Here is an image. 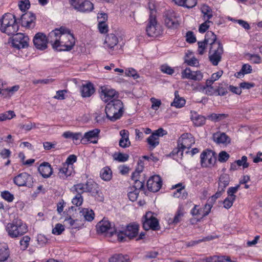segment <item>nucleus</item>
<instances>
[{
	"instance_id": "obj_1",
	"label": "nucleus",
	"mask_w": 262,
	"mask_h": 262,
	"mask_svg": "<svg viewBox=\"0 0 262 262\" xmlns=\"http://www.w3.org/2000/svg\"><path fill=\"white\" fill-rule=\"evenodd\" d=\"M19 26L15 15L5 13L0 19V29L8 35H13L18 31Z\"/></svg>"
},
{
	"instance_id": "obj_2",
	"label": "nucleus",
	"mask_w": 262,
	"mask_h": 262,
	"mask_svg": "<svg viewBox=\"0 0 262 262\" xmlns=\"http://www.w3.org/2000/svg\"><path fill=\"white\" fill-rule=\"evenodd\" d=\"M5 229L8 235L13 238L20 237L28 231L26 224L19 219H15L8 223Z\"/></svg>"
},
{
	"instance_id": "obj_3",
	"label": "nucleus",
	"mask_w": 262,
	"mask_h": 262,
	"mask_svg": "<svg viewBox=\"0 0 262 262\" xmlns=\"http://www.w3.org/2000/svg\"><path fill=\"white\" fill-rule=\"evenodd\" d=\"M105 111L106 117L114 122L122 116L124 112L123 104L119 99L111 101L106 105Z\"/></svg>"
},
{
	"instance_id": "obj_4",
	"label": "nucleus",
	"mask_w": 262,
	"mask_h": 262,
	"mask_svg": "<svg viewBox=\"0 0 262 262\" xmlns=\"http://www.w3.org/2000/svg\"><path fill=\"white\" fill-rule=\"evenodd\" d=\"M58 39L59 41L56 49L58 51H70L75 43L73 35L66 28L64 31L61 32Z\"/></svg>"
},
{
	"instance_id": "obj_5",
	"label": "nucleus",
	"mask_w": 262,
	"mask_h": 262,
	"mask_svg": "<svg viewBox=\"0 0 262 262\" xmlns=\"http://www.w3.org/2000/svg\"><path fill=\"white\" fill-rule=\"evenodd\" d=\"M149 18L146 31L148 36L156 37L161 33L160 27L157 25L156 20V11L154 9L150 8Z\"/></svg>"
},
{
	"instance_id": "obj_6",
	"label": "nucleus",
	"mask_w": 262,
	"mask_h": 262,
	"mask_svg": "<svg viewBox=\"0 0 262 262\" xmlns=\"http://www.w3.org/2000/svg\"><path fill=\"white\" fill-rule=\"evenodd\" d=\"M224 49L222 44H214L213 47H210L208 52V59L214 66H216L222 60Z\"/></svg>"
},
{
	"instance_id": "obj_7",
	"label": "nucleus",
	"mask_w": 262,
	"mask_h": 262,
	"mask_svg": "<svg viewBox=\"0 0 262 262\" xmlns=\"http://www.w3.org/2000/svg\"><path fill=\"white\" fill-rule=\"evenodd\" d=\"M139 225L136 224H130L127 226L124 231L117 233L118 239L119 242H123L126 241V238L131 239L137 236L139 231Z\"/></svg>"
},
{
	"instance_id": "obj_8",
	"label": "nucleus",
	"mask_w": 262,
	"mask_h": 262,
	"mask_svg": "<svg viewBox=\"0 0 262 262\" xmlns=\"http://www.w3.org/2000/svg\"><path fill=\"white\" fill-rule=\"evenodd\" d=\"M163 19L165 25L169 28L176 29L179 26V14L173 10L165 11L163 13Z\"/></svg>"
},
{
	"instance_id": "obj_9",
	"label": "nucleus",
	"mask_w": 262,
	"mask_h": 262,
	"mask_svg": "<svg viewBox=\"0 0 262 262\" xmlns=\"http://www.w3.org/2000/svg\"><path fill=\"white\" fill-rule=\"evenodd\" d=\"M201 164L203 167H211L216 162V156L215 152L211 150L206 149L200 155Z\"/></svg>"
},
{
	"instance_id": "obj_10",
	"label": "nucleus",
	"mask_w": 262,
	"mask_h": 262,
	"mask_svg": "<svg viewBox=\"0 0 262 262\" xmlns=\"http://www.w3.org/2000/svg\"><path fill=\"white\" fill-rule=\"evenodd\" d=\"M142 224L143 227L145 230L152 229L156 231L160 229L159 221L154 216L151 212H148L143 216Z\"/></svg>"
},
{
	"instance_id": "obj_11",
	"label": "nucleus",
	"mask_w": 262,
	"mask_h": 262,
	"mask_svg": "<svg viewBox=\"0 0 262 262\" xmlns=\"http://www.w3.org/2000/svg\"><path fill=\"white\" fill-rule=\"evenodd\" d=\"M85 185V192H89L99 202H103L104 197L98 185L92 180H89Z\"/></svg>"
},
{
	"instance_id": "obj_12",
	"label": "nucleus",
	"mask_w": 262,
	"mask_h": 262,
	"mask_svg": "<svg viewBox=\"0 0 262 262\" xmlns=\"http://www.w3.org/2000/svg\"><path fill=\"white\" fill-rule=\"evenodd\" d=\"M99 93L101 99L105 103L118 99V93L115 89L110 86H101L99 90Z\"/></svg>"
},
{
	"instance_id": "obj_13",
	"label": "nucleus",
	"mask_w": 262,
	"mask_h": 262,
	"mask_svg": "<svg viewBox=\"0 0 262 262\" xmlns=\"http://www.w3.org/2000/svg\"><path fill=\"white\" fill-rule=\"evenodd\" d=\"M74 8L81 12H89L94 9L93 4L86 0H70Z\"/></svg>"
},
{
	"instance_id": "obj_14",
	"label": "nucleus",
	"mask_w": 262,
	"mask_h": 262,
	"mask_svg": "<svg viewBox=\"0 0 262 262\" xmlns=\"http://www.w3.org/2000/svg\"><path fill=\"white\" fill-rule=\"evenodd\" d=\"M15 184L18 186H27L31 187L33 185V178L27 172L19 173L13 179Z\"/></svg>"
},
{
	"instance_id": "obj_15",
	"label": "nucleus",
	"mask_w": 262,
	"mask_h": 262,
	"mask_svg": "<svg viewBox=\"0 0 262 262\" xmlns=\"http://www.w3.org/2000/svg\"><path fill=\"white\" fill-rule=\"evenodd\" d=\"M96 229L98 233H110L111 236L113 235L114 233L117 234V231L114 226L113 227L112 224L105 219H103L97 224Z\"/></svg>"
},
{
	"instance_id": "obj_16",
	"label": "nucleus",
	"mask_w": 262,
	"mask_h": 262,
	"mask_svg": "<svg viewBox=\"0 0 262 262\" xmlns=\"http://www.w3.org/2000/svg\"><path fill=\"white\" fill-rule=\"evenodd\" d=\"M36 16L31 12H28L21 15L19 19L22 27L27 29H33L35 26Z\"/></svg>"
},
{
	"instance_id": "obj_17",
	"label": "nucleus",
	"mask_w": 262,
	"mask_h": 262,
	"mask_svg": "<svg viewBox=\"0 0 262 262\" xmlns=\"http://www.w3.org/2000/svg\"><path fill=\"white\" fill-rule=\"evenodd\" d=\"M13 38L12 44L14 48L20 49L28 46L29 38L23 33H16Z\"/></svg>"
},
{
	"instance_id": "obj_18",
	"label": "nucleus",
	"mask_w": 262,
	"mask_h": 262,
	"mask_svg": "<svg viewBox=\"0 0 262 262\" xmlns=\"http://www.w3.org/2000/svg\"><path fill=\"white\" fill-rule=\"evenodd\" d=\"M66 28L61 27L59 29H55L51 31L48 35L47 37V42L51 44L53 48L56 50L58 43L59 41V37L61 32L64 31Z\"/></svg>"
},
{
	"instance_id": "obj_19",
	"label": "nucleus",
	"mask_w": 262,
	"mask_h": 262,
	"mask_svg": "<svg viewBox=\"0 0 262 262\" xmlns=\"http://www.w3.org/2000/svg\"><path fill=\"white\" fill-rule=\"evenodd\" d=\"M33 41L37 49L43 50L47 48V37L43 33H36L34 36Z\"/></svg>"
},
{
	"instance_id": "obj_20",
	"label": "nucleus",
	"mask_w": 262,
	"mask_h": 262,
	"mask_svg": "<svg viewBox=\"0 0 262 262\" xmlns=\"http://www.w3.org/2000/svg\"><path fill=\"white\" fill-rule=\"evenodd\" d=\"M162 180L160 176H154L150 178L147 182V187L150 191L157 192L162 186Z\"/></svg>"
},
{
	"instance_id": "obj_21",
	"label": "nucleus",
	"mask_w": 262,
	"mask_h": 262,
	"mask_svg": "<svg viewBox=\"0 0 262 262\" xmlns=\"http://www.w3.org/2000/svg\"><path fill=\"white\" fill-rule=\"evenodd\" d=\"M100 132V129L95 128L85 133L81 139V143L85 144L88 141L93 144L97 143V138Z\"/></svg>"
},
{
	"instance_id": "obj_22",
	"label": "nucleus",
	"mask_w": 262,
	"mask_h": 262,
	"mask_svg": "<svg viewBox=\"0 0 262 262\" xmlns=\"http://www.w3.org/2000/svg\"><path fill=\"white\" fill-rule=\"evenodd\" d=\"M118 43V39L117 37L114 34H109L106 35L104 40V47L109 50V52L113 54L112 52L114 50L115 47L117 46Z\"/></svg>"
},
{
	"instance_id": "obj_23",
	"label": "nucleus",
	"mask_w": 262,
	"mask_h": 262,
	"mask_svg": "<svg viewBox=\"0 0 262 262\" xmlns=\"http://www.w3.org/2000/svg\"><path fill=\"white\" fill-rule=\"evenodd\" d=\"M194 143V138L191 134L185 133L181 135V150L189 149Z\"/></svg>"
},
{
	"instance_id": "obj_24",
	"label": "nucleus",
	"mask_w": 262,
	"mask_h": 262,
	"mask_svg": "<svg viewBox=\"0 0 262 262\" xmlns=\"http://www.w3.org/2000/svg\"><path fill=\"white\" fill-rule=\"evenodd\" d=\"M183 78L200 81L203 78V74L200 71L193 72L189 68H186L182 73Z\"/></svg>"
},
{
	"instance_id": "obj_25",
	"label": "nucleus",
	"mask_w": 262,
	"mask_h": 262,
	"mask_svg": "<svg viewBox=\"0 0 262 262\" xmlns=\"http://www.w3.org/2000/svg\"><path fill=\"white\" fill-rule=\"evenodd\" d=\"M38 170L42 177H50L53 173V169L48 162H43L38 168Z\"/></svg>"
},
{
	"instance_id": "obj_26",
	"label": "nucleus",
	"mask_w": 262,
	"mask_h": 262,
	"mask_svg": "<svg viewBox=\"0 0 262 262\" xmlns=\"http://www.w3.org/2000/svg\"><path fill=\"white\" fill-rule=\"evenodd\" d=\"M212 138L217 144H227L230 143V138L224 133L216 132L213 134Z\"/></svg>"
},
{
	"instance_id": "obj_27",
	"label": "nucleus",
	"mask_w": 262,
	"mask_h": 262,
	"mask_svg": "<svg viewBox=\"0 0 262 262\" xmlns=\"http://www.w3.org/2000/svg\"><path fill=\"white\" fill-rule=\"evenodd\" d=\"M132 179L134 181L133 187L135 188V190L139 192L143 189L144 181L143 178L138 177V172H134L132 175Z\"/></svg>"
},
{
	"instance_id": "obj_28",
	"label": "nucleus",
	"mask_w": 262,
	"mask_h": 262,
	"mask_svg": "<svg viewBox=\"0 0 262 262\" xmlns=\"http://www.w3.org/2000/svg\"><path fill=\"white\" fill-rule=\"evenodd\" d=\"M80 91L83 97H89L95 92V89L93 84L89 82L82 85Z\"/></svg>"
},
{
	"instance_id": "obj_29",
	"label": "nucleus",
	"mask_w": 262,
	"mask_h": 262,
	"mask_svg": "<svg viewBox=\"0 0 262 262\" xmlns=\"http://www.w3.org/2000/svg\"><path fill=\"white\" fill-rule=\"evenodd\" d=\"M191 119L194 125L196 126H201L205 124L206 119L204 116L199 115L196 112H191Z\"/></svg>"
},
{
	"instance_id": "obj_30",
	"label": "nucleus",
	"mask_w": 262,
	"mask_h": 262,
	"mask_svg": "<svg viewBox=\"0 0 262 262\" xmlns=\"http://www.w3.org/2000/svg\"><path fill=\"white\" fill-rule=\"evenodd\" d=\"M204 41L209 44L210 47H213L214 44H222L220 41L216 40V36L212 31H208L206 33Z\"/></svg>"
},
{
	"instance_id": "obj_31",
	"label": "nucleus",
	"mask_w": 262,
	"mask_h": 262,
	"mask_svg": "<svg viewBox=\"0 0 262 262\" xmlns=\"http://www.w3.org/2000/svg\"><path fill=\"white\" fill-rule=\"evenodd\" d=\"M230 181V178L229 174L226 173L222 174L220 176L219 180L218 187L221 191H225V188L229 185Z\"/></svg>"
},
{
	"instance_id": "obj_32",
	"label": "nucleus",
	"mask_w": 262,
	"mask_h": 262,
	"mask_svg": "<svg viewBox=\"0 0 262 262\" xmlns=\"http://www.w3.org/2000/svg\"><path fill=\"white\" fill-rule=\"evenodd\" d=\"M79 215L82 216L85 221L88 222L92 221L95 217V213L92 209L89 210L88 208H82L79 211Z\"/></svg>"
},
{
	"instance_id": "obj_33",
	"label": "nucleus",
	"mask_w": 262,
	"mask_h": 262,
	"mask_svg": "<svg viewBox=\"0 0 262 262\" xmlns=\"http://www.w3.org/2000/svg\"><path fill=\"white\" fill-rule=\"evenodd\" d=\"M184 59V62L190 66H196L199 64V60L189 51L186 53Z\"/></svg>"
},
{
	"instance_id": "obj_34",
	"label": "nucleus",
	"mask_w": 262,
	"mask_h": 262,
	"mask_svg": "<svg viewBox=\"0 0 262 262\" xmlns=\"http://www.w3.org/2000/svg\"><path fill=\"white\" fill-rule=\"evenodd\" d=\"M201 10L202 13L203 14V19L209 20L212 16V9L207 5H203L201 6Z\"/></svg>"
},
{
	"instance_id": "obj_35",
	"label": "nucleus",
	"mask_w": 262,
	"mask_h": 262,
	"mask_svg": "<svg viewBox=\"0 0 262 262\" xmlns=\"http://www.w3.org/2000/svg\"><path fill=\"white\" fill-rule=\"evenodd\" d=\"M101 178L105 181H109L112 177V172L108 167L106 166L103 168L100 172Z\"/></svg>"
},
{
	"instance_id": "obj_36",
	"label": "nucleus",
	"mask_w": 262,
	"mask_h": 262,
	"mask_svg": "<svg viewBox=\"0 0 262 262\" xmlns=\"http://www.w3.org/2000/svg\"><path fill=\"white\" fill-rule=\"evenodd\" d=\"M62 136L66 139H72L73 140H78L81 141V139L83 138L82 134L80 132L78 133H73L70 131L65 132L63 133Z\"/></svg>"
},
{
	"instance_id": "obj_37",
	"label": "nucleus",
	"mask_w": 262,
	"mask_h": 262,
	"mask_svg": "<svg viewBox=\"0 0 262 262\" xmlns=\"http://www.w3.org/2000/svg\"><path fill=\"white\" fill-rule=\"evenodd\" d=\"M71 191L76 195H82L85 192V185L83 183H79L74 185L71 189Z\"/></svg>"
},
{
	"instance_id": "obj_38",
	"label": "nucleus",
	"mask_w": 262,
	"mask_h": 262,
	"mask_svg": "<svg viewBox=\"0 0 262 262\" xmlns=\"http://www.w3.org/2000/svg\"><path fill=\"white\" fill-rule=\"evenodd\" d=\"M228 117V115L226 114L212 113L207 116V118L211 121L216 122L223 120Z\"/></svg>"
},
{
	"instance_id": "obj_39",
	"label": "nucleus",
	"mask_w": 262,
	"mask_h": 262,
	"mask_svg": "<svg viewBox=\"0 0 262 262\" xmlns=\"http://www.w3.org/2000/svg\"><path fill=\"white\" fill-rule=\"evenodd\" d=\"M159 138L155 134H152L147 139V142L149 145L150 150L154 149L159 144Z\"/></svg>"
},
{
	"instance_id": "obj_40",
	"label": "nucleus",
	"mask_w": 262,
	"mask_h": 262,
	"mask_svg": "<svg viewBox=\"0 0 262 262\" xmlns=\"http://www.w3.org/2000/svg\"><path fill=\"white\" fill-rule=\"evenodd\" d=\"M109 262H130V260L127 255L115 254L109 259Z\"/></svg>"
},
{
	"instance_id": "obj_41",
	"label": "nucleus",
	"mask_w": 262,
	"mask_h": 262,
	"mask_svg": "<svg viewBox=\"0 0 262 262\" xmlns=\"http://www.w3.org/2000/svg\"><path fill=\"white\" fill-rule=\"evenodd\" d=\"M9 256V252L7 245L0 244V261L7 259Z\"/></svg>"
},
{
	"instance_id": "obj_42",
	"label": "nucleus",
	"mask_w": 262,
	"mask_h": 262,
	"mask_svg": "<svg viewBox=\"0 0 262 262\" xmlns=\"http://www.w3.org/2000/svg\"><path fill=\"white\" fill-rule=\"evenodd\" d=\"M228 90V84L225 83H220L216 89V96H225L227 94Z\"/></svg>"
},
{
	"instance_id": "obj_43",
	"label": "nucleus",
	"mask_w": 262,
	"mask_h": 262,
	"mask_svg": "<svg viewBox=\"0 0 262 262\" xmlns=\"http://www.w3.org/2000/svg\"><path fill=\"white\" fill-rule=\"evenodd\" d=\"M67 165H64L62 167L59 169L58 175L60 179H65L71 175V171L68 170Z\"/></svg>"
},
{
	"instance_id": "obj_44",
	"label": "nucleus",
	"mask_w": 262,
	"mask_h": 262,
	"mask_svg": "<svg viewBox=\"0 0 262 262\" xmlns=\"http://www.w3.org/2000/svg\"><path fill=\"white\" fill-rule=\"evenodd\" d=\"M212 204H206L203 208H200V217H203L207 215L210 212Z\"/></svg>"
},
{
	"instance_id": "obj_45",
	"label": "nucleus",
	"mask_w": 262,
	"mask_h": 262,
	"mask_svg": "<svg viewBox=\"0 0 262 262\" xmlns=\"http://www.w3.org/2000/svg\"><path fill=\"white\" fill-rule=\"evenodd\" d=\"M180 219V207H179L177 211L172 217H169L168 219V223L169 225H175L178 224Z\"/></svg>"
},
{
	"instance_id": "obj_46",
	"label": "nucleus",
	"mask_w": 262,
	"mask_h": 262,
	"mask_svg": "<svg viewBox=\"0 0 262 262\" xmlns=\"http://www.w3.org/2000/svg\"><path fill=\"white\" fill-rule=\"evenodd\" d=\"M198 45L197 52L199 55H202L206 52L207 46L209 44L203 40L198 41Z\"/></svg>"
},
{
	"instance_id": "obj_47",
	"label": "nucleus",
	"mask_w": 262,
	"mask_h": 262,
	"mask_svg": "<svg viewBox=\"0 0 262 262\" xmlns=\"http://www.w3.org/2000/svg\"><path fill=\"white\" fill-rule=\"evenodd\" d=\"M15 116L14 112L12 111H9L0 114V121L9 120Z\"/></svg>"
},
{
	"instance_id": "obj_48",
	"label": "nucleus",
	"mask_w": 262,
	"mask_h": 262,
	"mask_svg": "<svg viewBox=\"0 0 262 262\" xmlns=\"http://www.w3.org/2000/svg\"><path fill=\"white\" fill-rule=\"evenodd\" d=\"M78 221V220H73L71 216L67 217L64 220V223L66 225L68 226V228H77L78 226L76 223Z\"/></svg>"
},
{
	"instance_id": "obj_49",
	"label": "nucleus",
	"mask_w": 262,
	"mask_h": 262,
	"mask_svg": "<svg viewBox=\"0 0 262 262\" xmlns=\"http://www.w3.org/2000/svg\"><path fill=\"white\" fill-rule=\"evenodd\" d=\"M186 41L189 43H193L196 41V38L193 32L191 31H188L185 35Z\"/></svg>"
},
{
	"instance_id": "obj_50",
	"label": "nucleus",
	"mask_w": 262,
	"mask_h": 262,
	"mask_svg": "<svg viewBox=\"0 0 262 262\" xmlns=\"http://www.w3.org/2000/svg\"><path fill=\"white\" fill-rule=\"evenodd\" d=\"M1 195L3 199L8 202H12L14 199L13 194L7 190L1 192Z\"/></svg>"
},
{
	"instance_id": "obj_51",
	"label": "nucleus",
	"mask_w": 262,
	"mask_h": 262,
	"mask_svg": "<svg viewBox=\"0 0 262 262\" xmlns=\"http://www.w3.org/2000/svg\"><path fill=\"white\" fill-rule=\"evenodd\" d=\"M196 0H181V6L187 8H193L196 5Z\"/></svg>"
},
{
	"instance_id": "obj_52",
	"label": "nucleus",
	"mask_w": 262,
	"mask_h": 262,
	"mask_svg": "<svg viewBox=\"0 0 262 262\" xmlns=\"http://www.w3.org/2000/svg\"><path fill=\"white\" fill-rule=\"evenodd\" d=\"M235 200L234 196L228 195L223 201L224 207L226 209L230 208L233 205Z\"/></svg>"
},
{
	"instance_id": "obj_53",
	"label": "nucleus",
	"mask_w": 262,
	"mask_h": 262,
	"mask_svg": "<svg viewBox=\"0 0 262 262\" xmlns=\"http://www.w3.org/2000/svg\"><path fill=\"white\" fill-rule=\"evenodd\" d=\"M150 101L152 103L151 108L155 111L158 110L162 104L161 101L160 99H156L155 97H151L150 99Z\"/></svg>"
},
{
	"instance_id": "obj_54",
	"label": "nucleus",
	"mask_w": 262,
	"mask_h": 262,
	"mask_svg": "<svg viewBox=\"0 0 262 262\" xmlns=\"http://www.w3.org/2000/svg\"><path fill=\"white\" fill-rule=\"evenodd\" d=\"M175 98L173 101L171 103V106H174L176 108H180V97L178 91H176L174 92Z\"/></svg>"
},
{
	"instance_id": "obj_55",
	"label": "nucleus",
	"mask_w": 262,
	"mask_h": 262,
	"mask_svg": "<svg viewBox=\"0 0 262 262\" xmlns=\"http://www.w3.org/2000/svg\"><path fill=\"white\" fill-rule=\"evenodd\" d=\"M180 151V144L179 143V140L178 141V146L177 148H175L169 154L168 156L173 158V159L178 161V153Z\"/></svg>"
},
{
	"instance_id": "obj_56",
	"label": "nucleus",
	"mask_w": 262,
	"mask_h": 262,
	"mask_svg": "<svg viewBox=\"0 0 262 262\" xmlns=\"http://www.w3.org/2000/svg\"><path fill=\"white\" fill-rule=\"evenodd\" d=\"M64 230V226L61 224H57L52 229V233L55 235H60Z\"/></svg>"
},
{
	"instance_id": "obj_57",
	"label": "nucleus",
	"mask_w": 262,
	"mask_h": 262,
	"mask_svg": "<svg viewBox=\"0 0 262 262\" xmlns=\"http://www.w3.org/2000/svg\"><path fill=\"white\" fill-rule=\"evenodd\" d=\"M30 241V237L28 235L24 236L20 240L19 244L24 250L28 247Z\"/></svg>"
},
{
	"instance_id": "obj_58",
	"label": "nucleus",
	"mask_w": 262,
	"mask_h": 262,
	"mask_svg": "<svg viewBox=\"0 0 262 262\" xmlns=\"http://www.w3.org/2000/svg\"><path fill=\"white\" fill-rule=\"evenodd\" d=\"M125 73L126 76L132 77L134 79H137L139 77V75L137 71L133 68L126 70Z\"/></svg>"
},
{
	"instance_id": "obj_59",
	"label": "nucleus",
	"mask_w": 262,
	"mask_h": 262,
	"mask_svg": "<svg viewBox=\"0 0 262 262\" xmlns=\"http://www.w3.org/2000/svg\"><path fill=\"white\" fill-rule=\"evenodd\" d=\"M205 22L202 23L199 27V31L200 33H204L209 27V24L212 22L208 20H204Z\"/></svg>"
},
{
	"instance_id": "obj_60",
	"label": "nucleus",
	"mask_w": 262,
	"mask_h": 262,
	"mask_svg": "<svg viewBox=\"0 0 262 262\" xmlns=\"http://www.w3.org/2000/svg\"><path fill=\"white\" fill-rule=\"evenodd\" d=\"M83 201V199L82 195L78 196L75 195L74 197L72 200V203L73 205L78 207L82 205Z\"/></svg>"
},
{
	"instance_id": "obj_61",
	"label": "nucleus",
	"mask_w": 262,
	"mask_h": 262,
	"mask_svg": "<svg viewBox=\"0 0 262 262\" xmlns=\"http://www.w3.org/2000/svg\"><path fill=\"white\" fill-rule=\"evenodd\" d=\"M229 155L225 151H221L219 154L218 160L220 162H225L229 158Z\"/></svg>"
},
{
	"instance_id": "obj_62",
	"label": "nucleus",
	"mask_w": 262,
	"mask_h": 262,
	"mask_svg": "<svg viewBox=\"0 0 262 262\" xmlns=\"http://www.w3.org/2000/svg\"><path fill=\"white\" fill-rule=\"evenodd\" d=\"M247 157L243 156L241 160L235 161L238 166H242L243 168H247L249 166V164L247 162Z\"/></svg>"
},
{
	"instance_id": "obj_63",
	"label": "nucleus",
	"mask_w": 262,
	"mask_h": 262,
	"mask_svg": "<svg viewBox=\"0 0 262 262\" xmlns=\"http://www.w3.org/2000/svg\"><path fill=\"white\" fill-rule=\"evenodd\" d=\"M18 7L21 11H25L28 9L30 7V3L29 0L20 1L18 4Z\"/></svg>"
},
{
	"instance_id": "obj_64",
	"label": "nucleus",
	"mask_w": 262,
	"mask_h": 262,
	"mask_svg": "<svg viewBox=\"0 0 262 262\" xmlns=\"http://www.w3.org/2000/svg\"><path fill=\"white\" fill-rule=\"evenodd\" d=\"M204 91L208 95H216V89H214L213 86H205Z\"/></svg>"
}]
</instances>
